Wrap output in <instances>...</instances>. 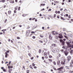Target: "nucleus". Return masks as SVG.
Wrapping results in <instances>:
<instances>
[{"mask_svg":"<svg viewBox=\"0 0 73 73\" xmlns=\"http://www.w3.org/2000/svg\"><path fill=\"white\" fill-rule=\"evenodd\" d=\"M59 41L60 43H61L62 45V46H64V45H65V41H63L62 39H60Z\"/></svg>","mask_w":73,"mask_h":73,"instance_id":"1","label":"nucleus"},{"mask_svg":"<svg viewBox=\"0 0 73 73\" xmlns=\"http://www.w3.org/2000/svg\"><path fill=\"white\" fill-rule=\"evenodd\" d=\"M68 42H66V43L68 46L69 47H71V45H70V43H71V41L69 40Z\"/></svg>","mask_w":73,"mask_h":73,"instance_id":"2","label":"nucleus"},{"mask_svg":"<svg viewBox=\"0 0 73 73\" xmlns=\"http://www.w3.org/2000/svg\"><path fill=\"white\" fill-rule=\"evenodd\" d=\"M29 33H30V31L29 30H27L26 31V37H28Z\"/></svg>","mask_w":73,"mask_h":73,"instance_id":"3","label":"nucleus"},{"mask_svg":"<svg viewBox=\"0 0 73 73\" xmlns=\"http://www.w3.org/2000/svg\"><path fill=\"white\" fill-rule=\"evenodd\" d=\"M67 60H68V61H69L70 60H71V56H69L67 57Z\"/></svg>","mask_w":73,"mask_h":73,"instance_id":"4","label":"nucleus"},{"mask_svg":"<svg viewBox=\"0 0 73 73\" xmlns=\"http://www.w3.org/2000/svg\"><path fill=\"white\" fill-rule=\"evenodd\" d=\"M64 54H65V56H67L68 55V54H69V52H67L66 51L64 52Z\"/></svg>","mask_w":73,"mask_h":73,"instance_id":"5","label":"nucleus"},{"mask_svg":"<svg viewBox=\"0 0 73 73\" xmlns=\"http://www.w3.org/2000/svg\"><path fill=\"white\" fill-rule=\"evenodd\" d=\"M59 36H58V37L59 38H63V37L62 36V35H61V34H59Z\"/></svg>","mask_w":73,"mask_h":73,"instance_id":"6","label":"nucleus"},{"mask_svg":"<svg viewBox=\"0 0 73 73\" xmlns=\"http://www.w3.org/2000/svg\"><path fill=\"white\" fill-rule=\"evenodd\" d=\"M57 63L58 65L60 66V60L57 61Z\"/></svg>","mask_w":73,"mask_h":73,"instance_id":"7","label":"nucleus"},{"mask_svg":"<svg viewBox=\"0 0 73 73\" xmlns=\"http://www.w3.org/2000/svg\"><path fill=\"white\" fill-rule=\"evenodd\" d=\"M65 60H66L65 59L64 61V62H63L62 61L61 63V64H63V65H64V64H65Z\"/></svg>","mask_w":73,"mask_h":73,"instance_id":"8","label":"nucleus"},{"mask_svg":"<svg viewBox=\"0 0 73 73\" xmlns=\"http://www.w3.org/2000/svg\"><path fill=\"white\" fill-rule=\"evenodd\" d=\"M64 69V67H62L59 68L58 69V70H62V69Z\"/></svg>","mask_w":73,"mask_h":73,"instance_id":"9","label":"nucleus"},{"mask_svg":"<svg viewBox=\"0 0 73 73\" xmlns=\"http://www.w3.org/2000/svg\"><path fill=\"white\" fill-rule=\"evenodd\" d=\"M70 54L71 55H72L73 54V50H71V51H70Z\"/></svg>","mask_w":73,"mask_h":73,"instance_id":"10","label":"nucleus"},{"mask_svg":"<svg viewBox=\"0 0 73 73\" xmlns=\"http://www.w3.org/2000/svg\"><path fill=\"white\" fill-rule=\"evenodd\" d=\"M70 66L71 67H73V63H71L70 64Z\"/></svg>","mask_w":73,"mask_h":73,"instance_id":"11","label":"nucleus"},{"mask_svg":"<svg viewBox=\"0 0 73 73\" xmlns=\"http://www.w3.org/2000/svg\"><path fill=\"white\" fill-rule=\"evenodd\" d=\"M44 56H47V53L46 52H44Z\"/></svg>","mask_w":73,"mask_h":73,"instance_id":"12","label":"nucleus"},{"mask_svg":"<svg viewBox=\"0 0 73 73\" xmlns=\"http://www.w3.org/2000/svg\"><path fill=\"white\" fill-rule=\"evenodd\" d=\"M8 68L9 69H10V68H13V66H8Z\"/></svg>","mask_w":73,"mask_h":73,"instance_id":"13","label":"nucleus"},{"mask_svg":"<svg viewBox=\"0 0 73 73\" xmlns=\"http://www.w3.org/2000/svg\"><path fill=\"white\" fill-rule=\"evenodd\" d=\"M52 46H56V44H52Z\"/></svg>","mask_w":73,"mask_h":73,"instance_id":"14","label":"nucleus"},{"mask_svg":"<svg viewBox=\"0 0 73 73\" xmlns=\"http://www.w3.org/2000/svg\"><path fill=\"white\" fill-rule=\"evenodd\" d=\"M45 5V3L44 4H41L40 5V7H41V6L42 5V6H44Z\"/></svg>","mask_w":73,"mask_h":73,"instance_id":"15","label":"nucleus"},{"mask_svg":"<svg viewBox=\"0 0 73 73\" xmlns=\"http://www.w3.org/2000/svg\"><path fill=\"white\" fill-rule=\"evenodd\" d=\"M44 41L45 42H47V40L46 39H45L44 40Z\"/></svg>","mask_w":73,"mask_h":73,"instance_id":"16","label":"nucleus"},{"mask_svg":"<svg viewBox=\"0 0 73 73\" xmlns=\"http://www.w3.org/2000/svg\"><path fill=\"white\" fill-rule=\"evenodd\" d=\"M18 8V7H16L15 8V11H16L17 9Z\"/></svg>","mask_w":73,"mask_h":73,"instance_id":"17","label":"nucleus"},{"mask_svg":"<svg viewBox=\"0 0 73 73\" xmlns=\"http://www.w3.org/2000/svg\"><path fill=\"white\" fill-rule=\"evenodd\" d=\"M39 42H40L41 43H43V41L42 40H39Z\"/></svg>","mask_w":73,"mask_h":73,"instance_id":"18","label":"nucleus"},{"mask_svg":"<svg viewBox=\"0 0 73 73\" xmlns=\"http://www.w3.org/2000/svg\"><path fill=\"white\" fill-rule=\"evenodd\" d=\"M8 13L9 15H10L11 13V11H8Z\"/></svg>","mask_w":73,"mask_h":73,"instance_id":"19","label":"nucleus"},{"mask_svg":"<svg viewBox=\"0 0 73 73\" xmlns=\"http://www.w3.org/2000/svg\"><path fill=\"white\" fill-rule=\"evenodd\" d=\"M65 68H66V69H69V67L68 66H65Z\"/></svg>","mask_w":73,"mask_h":73,"instance_id":"20","label":"nucleus"},{"mask_svg":"<svg viewBox=\"0 0 73 73\" xmlns=\"http://www.w3.org/2000/svg\"><path fill=\"white\" fill-rule=\"evenodd\" d=\"M41 52V50L40 49L39 50V53H40Z\"/></svg>","mask_w":73,"mask_h":73,"instance_id":"21","label":"nucleus"},{"mask_svg":"<svg viewBox=\"0 0 73 73\" xmlns=\"http://www.w3.org/2000/svg\"><path fill=\"white\" fill-rule=\"evenodd\" d=\"M30 68L31 69H33V68H32V65L30 66Z\"/></svg>","mask_w":73,"mask_h":73,"instance_id":"22","label":"nucleus"},{"mask_svg":"<svg viewBox=\"0 0 73 73\" xmlns=\"http://www.w3.org/2000/svg\"><path fill=\"white\" fill-rule=\"evenodd\" d=\"M22 16L23 17H25V16H26V15H25V14H24L23 15H22Z\"/></svg>","mask_w":73,"mask_h":73,"instance_id":"23","label":"nucleus"},{"mask_svg":"<svg viewBox=\"0 0 73 73\" xmlns=\"http://www.w3.org/2000/svg\"><path fill=\"white\" fill-rule=\"evenodd\" d=\"M69 73H73V71H70L69 72Z\"/></svg>","mask_w":73,"mask_h":73,"instance_id":"24","label":"nucleus"},{"mask_svg":"<svg viewBox=\"0 0 73 73\" xmlns=\"http://www.w3.org/2000/svg\"><path fill=\"white\" fill-rule=\"evenodd\" d=\"M53 63L54 65H56V62L54 61L53 62Z\"/></svg>","mask_w":73,"mask_h":73,"instance_id":"25","label":"nucleus"},{"mask_svg":"<svg viewBox=\"0 0 73 73\" xmlns=\"http://www.w3.org/2000/svg\"><path fill=\"white\" fill-rule=\"evenodd\" d=\"M55 38L56 39H58V36H55Z\"/></svg>","mask_w":73,"mask_h":73,"instance_id":"26","label":"nucleus"},{"mask_svg":"<svg viewBox=\"0 0 73 73\" xmlns=\"http://www.w3.org/2000/svg\"><path fill=\"white\" fill-rule=\"evenodd\" d=\"M61 19L62 20H65V19H64V18H63L62 17H61Z\"/></svg>","mask_w":73,"mask_h":73,"instance_id":"27","label":"nucleus"},{"mask_svg":"<svg viewBox=\"0 0 73 73\" xmlns=\"http://www.w3.org/2000/svg\"><path fill=\"white\" fill-rule=\"evenodd\" d=\"M48 61H50L51 62H52V60L51 59H48Z\"/></svg>","mask_w":73,"mask_h":73,"instance_id":"28","label":"nucleus"},{"mask_svg":"<svg viewBox=\"0 0 73 73\" xmlns=\"http://www.w3.org/2000/svg\"><path fill=\"white\" fill-rule=\"evenodd\" d=\"M27 48L29 49V50L31 49V48H30V47H29V46H28Z\"/></svg>","mask_w":73,"mask_h":73,"instance_id":"29","label":"nucleus"},{"mask_svg":"<svg viewBox=\"0 0 73 73\" xmlns=\"http://www.w3.org/2000/svg\"><path fill=\"white\" fill-rule=\"evenodd\" d=\"M49 17H50L52 19L53 18V17L50 15H49Z\"/></svg>","mask_w":73,"mask_h":73,"instance_id":"30","label":"nucleus"},{"mask_svg":"<svg viewBox=\"0 0 73 73\" xmlns=\"http://www.w3.org/2000/svg\"><path fill=\"white\" fill-rule=\"evenodd\" d=\"M3 70L4 72H6V71H5L6 70L5 69L3 68Z\"/></svg>","mask_w":73,"mask_h":73,"instance_id":"31","label":"nucleus"},{"mask_svg":"<svg viewBox=\"0 0 73 73\" xmlns=\"http://www.w3.org/2000/svg\"><path fill=\"white\" fill-rule=\"evenodd\" d=\"M7 19H6L4 21L5 23H6L7 22Z\"/></svg>","mask_w":73,"mask_h":73,"instance_id":"32","label":"nucleus"},{"mask_svg":"<svg viewBox=\"0 0 73 73\" xmlns=\"http://www.w3.org/2000/svg\"><path fill=\"white\" fill-rule=\"evenodd\" d=\"M54 33L56 35H58V33H57L56 32H55Z\"/></svg>","mask_w":73,"mask_h":73,"instance_id":"33","label":"nucleus"},{"mask_svg":"<svg viewBox=\"0 0 73 73\" xmlns=\"http://www.w3.org/2000/svg\"><path fill=\"white\" fill-rule=\"evenodd\" d=\"M5 0H2V2L3 3H5Z\"/></svg>","mask_w":73,"mask_h":73,"instance_id":"34","label":"nucleus"},{"mask_svg":"<svg viewBox=\"0 0 73 73\" xmlns=\"http://www.w3.org/2000/svg\"><path fill=\"white\" fill-rule=\"evenodd\" d=\"M32 65L33 66H35V64L34 63H33Z\"/></svg>","mask_w":73,"mask_h":73,"instance_id":"35","label":"nucleus"},{"mask_svg":"<svg viewBox=\"0 0 73 73\" xmlns=\"http://www.w3.org/2000/svg\"><path fill=\"white\" fill-rule=\"evenodd\" d=\"M52 52L54 53V49H52Z\"/></svg>","mask_w":73,"mask_h":73,"instance_id":"36","label":"nucleus"},{"mask_svg":"<svg viewBox=\"0 0 73 73\" xmlns=\"http://www.w3.org/2000/svg\"><path fill=\"white\" fill-rule=\"evenodd\" d=\"M64 49H62L61 50V52H64Z\"/></svg>","mask_w":73,"mask_h":73,"instance_id":"37","label":"nucleus"},{"mask_svg":"<svg viewBox=\"0 0 73 73\" xmlns=\"http://www.w3.org/2000/svg\"><path fill=\"white\" fill-rule=\"evenodd\" d=\"M62 48H63V49H65V46H63L62 47Z\"/></svg>","mask_w":73,"mask_h":73,"instance_id":"38","label":"nucleus"},{"mask_svg":"<svg viewBox=\"0 0 73 73\" xmlns=\"http://www.w3.org/2000/svg\"><path fill=\"white\" fill-rule=\"evenodd\" d=\"M52 56L50 55L49 56V58H52Z\"/></svg>","mask_w":73,"mask_h":73,"instance_id":"39","label":"nucleus"},{"mask_svg":"<svg viewBox=\"0 0 73 73\" xmlns=\"http://www.w3.org/2000/svg\"><path fill=\"white\" fill-rule=\"evenodd\" d=\"M20 7H19L18 9V11H20Z\"/></svg>","mask_w":73,"mask_h":73,"instance_id":"40","label":"nucleus"},{"mask_svg":"<svg viewBox=\"0 0 73 73\" xmlns=\"http://www.w3.org/2000/svg\"><path fill=\"white\" fill-rule=\"evenodd\" d=\"M51 11V9H49L48 10V12H49V11Z\"/></svg>","mask_w":73,"mask_h":73,"instance_id":"41","label":"nucleus"},{"mask_svg":"<svg viewBox=\"0 0 73 73\" xmlns=\"http://www.w3.org/2000/svg\"><path fill=\"white\" fill-rule=\"evenodd\" d=\"M40 37H41V38H43V36H41V35H40Z\"/></svg>","mask_w":73,"mask_h":73,"instance_id":"42","label":"nucleus"},{"mask_svg":"<svg viewBox=\"0 0 73 73\" xmlns=\"http://www.w3.org/2000/svg\"><path fill=\"white\" fill-rule=\"evenodd\" d=\"M33 38L34 39H35V38H36V37L35 36H33Z\"/></svg>","mask_w":73,"mask_h":73,"instance_id":"43","label":"nucleus"},{"mask_svg":"<svg viewBox=\"0 0 73 73\" xmlns=\"http://www.w3.org/2000/svg\"><path fill=\"white\" fill-rule=\"evenodd\" d=\"M28 54L29 55V56H30V57H31V54L30 53H29Z\"/></svg>","mask_w":73,"mask_h":73,"instance_id":"44","label":"nucleus"},{"mask_svg":"<svg viewBox=\"0 0 73 73\" xmlns=\"http://www.w3.org/2000/svg\"><path fill=\"white\" fill-rule=\"evenodd\" d=\"M20 37H17V39H20Z\"/></svg>","mask_w":73,"mask_h":73,"instance_id":"45","label":"nucleus"},{"mask_svg":"<svg viewBox=\"0 0 73 73\" xmlns=\"http://www.w3.org/2000/svg\"><path fill=\"white\" fill-rule=\"evenodd\" d=\"M49 51H48V52H47V54H48V55H49Z\"/></svg>","mask_w":73,"mask_h":73,"instance_id":"46","label":"nucleus"},{"mask_svg":"<svg viewBox=\"0 0 73 73\" xmlns=\"http://www.w3.org/2000/svg\"><path fill=\"white\" fill-rule=\"evenodd\" d=\"M68 18H69V19H70V18H71L70 15H69V16H68Z\"/></svg>","mask_w":73,"mask_h":73,"instance_id":"47","label":"nucleus"},{"mask_svg":"<svg viewBox=\"0 0 73 73\" xmlns=\"http://www.w3.org/2000/svg\"><path fill=\"white\" fill-rule=\"evenodd\" d=\"M64 12H66V11H68L67 10H66V9H65L64 10Z\"/></svg>","mask_w":73,"mask_h":73,"instance_id":"48","label":"nucleus"},{"mask_svg":"<svg viewBox=\"0 0 73 73\" xmlns=\"http://www.w3.org/2000/svg\"><path fill=\"white\" fill-rule=\"evenodd\" d=\"M27 73H29V70H27Z\"/></svg>","mask_w":73,"mask_h":73,"instance_id":"49","label":"nucleus"},{"mask_svg":"<svg viewBox=\"0 0 73 73\" xmlns=\"http://www.w3.org/2000/svg\"><path fill=\"white\" fill-rule=\"evenodd\" d=\"M5 54L6 55H8V53L7 52H6L5 53Z\"/></svg>","mask_w":73,"mask_h":73,"instance_id":"50","label":"nucleus"},{"mask_svg":"<svg viewBox=\"0 0 73 73\" xmlns=\"http://www.w3.org/2000/svg\"><path fill=\"white\" fill-rule=\"evenodd\" d=\"M42 59L43 60H44V57H42Z\"/></svg>","mask_w":73,"mask_h":73,"instance_id":"51","label":"nucleus"},{"mask_svg":"<svg viewBox=\"0 0 73 73\" xmlns=\"http://www.w3.org/2000/svg\"><path fill=\"white\" fill-rule=\"evenodd\" d=\"M9 73H11V71H10V69H9Z\"/></svg>","mask_w":73,"mask_h":73,"instance_id":"52","label":"nucleus"},{"mask_svg":"<svg viewBox=\"0 0 73 73\" xmlns=\"http://www.w3.org/2000/svg\"><path fill=\"white\" fill-rule=\"evenodd\" d=\"M34 68H35V69H36L37 68V67L35 66L34 67Z\"/></svg>","mask_w":73,"mask_h":73,"instance_id":"53","label":"nucleus"},{"mask_svg":"<svg viewBox=\"0 0 73 73\" xmlns=\"http://www.w3.org/2000/svg\"><path fill=\"white\" fill-rule=\"evenodd\" d=\"M54 3H58L57 1H54Z\"/></svg>","mask_w":73,"mask_h":73,"instance_id":"54","label":"nucleus"},{"mask_svg":"<svg viewBox=\"0 0 73 73\" xmlns=\"http://www.w3.org/2000/svg\"><path fill=\"white\" fill-rule=\"evenodd\" d=\"M45 9H41V11H44V10Z\"/></svg>","mask_w":73,"mask_h":73,"instance_id":"55","label":"nucleus"},{"mask_svg":"<svg viewBox=\"0 0 73 73\" xmlns=\"http://www.w3.org/2000/svg\"><path fill=\"white\" fill-rule=\"evenodd\" d=\"M19 27H22V26H21V25H19Z\"/></svg>","mask_w":73,"mask_h":73,"instance_id":"56","label":"nucleus"},{"mask_svg":"<svg viewBox=\"0 0 73 73\" xmlns=\"http://www.w3.org/2000/svg\"><path fill=\"white\" fill-rule=\"evenodd\" d=\"M31 33H35V32L34 31H32L31 32Z\"/></svg>","mask_w":73,"mask_h":73,"instance_id":"57","label":"nucleus"},{"mask_svg":"<svg viewBox=\"0 0 73 73\" xmlns=\"http://www.w3.org/2000/svg\"><path fill=\"white\" fill-rule=\"evenodd\" d=\"M7 31V30L6 29L3 30H2V31Z\"/></svg>","mask_w":73,"mask_h":73,"instance_id":"58","label":"nucleus"},{"mask_svg":"<svg viewBox=\"0 0 73 73\" xmlns=\"http://www.w3.org/2000/svg\"><path fill=\"white\" fill-rule=\"evenodd\" d=\"M45 56V58L47 59V58H48V56Z\"/></svg>","mask_w":73,"mask_h":73,"instance_id":"59","label":"nucleus"},{"mask_svg":"<svg viewBox=\"0 0 73 73\" xmlns=\"http://www.w3.org/2000/svg\"><path fill=\"white\" fill-rule=\"evenodd\" d=\"M33 58H34L33 57L32 58H31V60H33Z\"/></svg>","mask_w":73,"mask_h":73,"instance_id":"60","label":"nucleus"},{"mask_svg":"<svg viewBox=\"0 0 73 73\" xmlns=\"http://www.w3.org/2000/svg\"><path fill=\"white\" fill-rule=\"evenodd\" d=\"M58 56H59V57H60V56H61V55L60 54H59L58 55Z\"/></svg>","mask_w":73,"mask_h":73,"instance_id":"61","label":"nucleus"},{"mask_svg":"<svg viewBox=\"0 0 73 73\" xmlns=\"http://www.w3.org/2000/svg\"><path fill=\"white\" fill-rule=\"evenodd\" d=\"M29 28H30V27H28L27 28V29H29Z\"/></svg>","mask_w":73,"mask_h":73,"instance_id":"62","label":"nucleus"},{"mask_svg":"<svg viewBox=\"0 0 73 73\" xmlns=\"http://www.w3.org/2000/svg\"><path fill=\"white\" fill-rule=\"evenodd\" d=\"M7 53H9V51L7 50Z\"/></svg>","mask_w":73,"mask_h":73,"instance_id":"63","label":"nucleus"},{"mask_svg":"<svg viewBox=\"0 0 73 73\" xmlns=\"http://www.w3.org/2000/svg\"><path fill=\"white\" fill-rule=\"evenodd\" d=\"M71 47L72 48H73V45H72Z\"/></svg>","mask_w":73,"mask_h":73,"instance_id":"64","label":"nucleus"}]
</instances>
